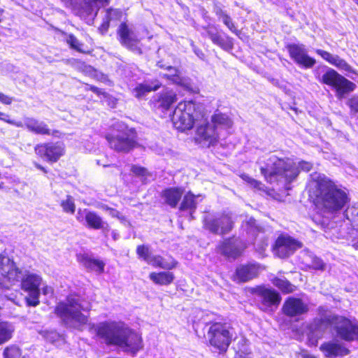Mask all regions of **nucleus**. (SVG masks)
<instances>
[{"label": "nucleus", "mask_w": 358, "mask_h": 358, "mask_svg": "<svg viewBox=\"0 0 358 358\" xmlns=\"http://www.w3.org/2000/svg\"><path fill=\"white\" fill-rule=\"evenodd\" d=\"M22 273L13 259L5 253L0 254V288L9 289L20 281L21 289L28 293L24 298L27 306L36 307L40 304L42 278L35 273H27L21 278Z\"/></svg>", "instance_id": "1"}, {"label": "nucleus", "mask_w": 358, "mask_h": 358, "mask_svg": "<svg viewBox=\"0 0 358 358\" xmlns=\"http://www.w3.org/2000/svg\"><path fill=\"white\" fill-rule=\"evenodd\" d=\"M90 331L106 345L119 347L125 352L136 354L143 348L141 336L122 322L104 321L92 324Z\"/></svg>", "instance_id": "2"}, {"label": "nucleus", "mask_w": 358, "mask_h": 358, "mask_svg": "<svg viewBox=\"0 0 358 358\" xmlns=\"http://www.w3.org/2000/svg\"><path fill=\"white\" fill-rule=\"evenodd\" d=\"M307 188L314 204L325 213L338 212L350 201L345 189L333 180H311Z\"/></svg>", "instance_id": "3"}, {"label": "nucleus", "mask_w": 358, "mask_h": 358, "mask_svg": "<svg viewBox=\"0 0 358 358\" xmlns=\"http://www.w3.org/2000/svg\"><path fill=\"white\" fill-rule=\"evenodd\" d=\"M313 164L306 161L294 162L291 158H279L275 155L269 157L265 166L260 171L265 178L278 176L285 179H295L301 171L308 172Z\"/></svg>", "instance_id": "4"}, {"label": "nucleus", "mask_w": 358, "mask_h": 358, "mask_svg": "<svg viewBox=\"0 0 358 358\" xmlns=\"http://www.w3.org/2000/svg\"><path fill=\"white\" fill-rule=\"evenodd\" d=\"M85 300L79 294L74 292L66 296L64 301H59L54 308V313L60 317L64 323L74 322L79 326H84L89 321V316L83 311L89 313L91 305L85 307L83 304Z\"/></svg>", "instance_id": "5"}, {"label": "nucleus", "mask_w": 358, "mask_h": 358, "mask_svg": "<svg viewBox=\"0 0 358 358\" xmlns=\"http://www.w3.org/2000/svg\"><path fill=\"white\" fill-rule=\"evenodd\" d=\"M207 326V346L220 355L225 354L233 341L231 324L226 318L220 317L217 320L208 322Z\"/></svg>", "instance_id": "6"}, {"label": "nucleus", "mask_w": 358, "mask_h": 358, "mask_svg": "<svg viewBox=\"0 0 358 358\" xmlns=\"http://www.w3.org/2000/svg\"><path fill=\"white\" fill-rule=\"evenodd\" d=\"M200 106L192 101L180 102L175 108L171 120L176 129L182 131L191 129L200 122H205Z\"/></svg>", "instance_id": "7"}, {"label": "nucleus", "mask_w": 358, "mask_h": 358, "mask_svg": "<svg viewBox=\"0 0 358 358\" xmlns=\"http://www.w3.org/2000/svg\"><path fill=\"white\" fill-rule=\"evenodd\" d=\"M314 73L318 82L334 88L339 99H342L345 94L353 92L356 87L355 83L327 66L317 67L314 71Z\"/></svg>", "instance_id": "8"}, {"label": "nucleus", "mask_w": 358, "mask_h": 358, "mask_svg": "<svg viewBox=\"0 0 358 358\" xmlns=\"http://www.w3.org/2000/svg\"><path fill=\"white\" fill-rule=\"evenodd\" d=\"M303 247L299 240L286 233L280 234L271 245V252L275 257L286 259Z\"/></svg>", "instance_id": "9"}, {"label": "nucleus", "mask_w": 358, "mask_h": 358, "mask_svg": "<svg viewBox=\"0 0 358 358\" xmlns=\"http://www.w3.org/2000/svg\"><path fill=\"white\" fill-rule=\"evenodd\" d=\"M249 292L259 298V308L263 311L273 307L278 308L282 301V296L278 291L264 285L250 287Z\"/></svg>", "instance_id": "10"}, {"label": "nucleus", "mask_w": 358, "mask_h": 358, "mask_svg": "<svg viewBox=\"0 0 358 358\" xmlns=\"http://www.w3.org/2000/svg\"><path fill=\"white\" fill-rule=\"evenodd\" d=\"M332 328L336 336L342 341H358V324L350 318L339 315H334Z\"/></svg>", "instance_id": "11"}, {"label": "nucleus", "mask_w": 358, "mask_h": 358, "mask_svg": "<svg viewBox=\"0 0 358 358\" xmlns=\"http://www.w3.org/2000/svg\"><path fill=\"white\" fill-rule=\"evenodd\" d=\"M121 131L113 136H107L110 147L117 152H129L136 145V134L132 129L123 127Z\"/></svg>", "instance_id": "12"}, {"label": "nucleus", "mask_w": 358, "mask_h": 358, "mask_svg": "<svg viewBox=\"0 0 358 358\" xmlns=\"http://www.w3.org/2000/svg\"><path fill=\"white\" fill-rule=\"evenodd\" d=\"M203 224V228L212 234L224 235L232 230L234 222L229 213H222L215 217L206 216Z\"/></svg>", "instance_id": "13"}, {"label": "nucleus", "mask_w": 358, "mask_h": 358, "mask_svg": "<svg viewBox=\"0 0 358 358\" xmlns=\"http://www.w3.org/2000/svg\"><path fill=\"white\" fill-rule=\"evenodd\" d=\"M266 266L256 262H248L236 267L231 280L236 283H245L257 278Z\"/></svg>", "instance_id": "14"}, {"label": "nucleus", "mask_w": 358, "mask_h": 358, "mask_svg": "<svg viewBox=\"0 0 358 358\" xmlns=\"http://www.w3.org/2000/svg\"><path fill=\"white\" fill-rule=\"evenodd\" d=\"M205 122H200L197 124L196 140L203 146L210 147L215 145L222 134L215 131L207 119L204 117Z\"/></svg>", "instance_id": "15"}, {"label": "nucleus", "mask_w": 358, "mask_h": 358, "mask_svg": "<svg viewBox=\"0 0 358 358\" xmlns=\"http://www.w3.org/2000/svg\"><path fill=\"white\" fill-rule=\"evenodd\" d=\"M246 248L245 244L234 236L222 241L217 246L218 250L227 259H236L241 257Z\"/></svg>", "instance_id": "16"}, {"label": "nucleus", "mask_w": 358, "mask_h": 358, "mask_svg": "<svg viewBox=\"0 0 358 358\" xmlns=\"http://www.w3.org/2000/svg\"><path fill=\"white\" fill-rule=\"evenodd\" d=\"M308 303L299 297L288 296L285 299L282 308V313L287 317L293 318L306 315L309 312Z\"/></svg>", "instance_id": "17"}, {"label": "nucleus", "mask_w": 358, "mask_h": 358, "mask_svg": "<svg viewBox=\"0 0 358 358\" xmlns=\"http://www.w3.org/2000/svg\"><path fill=\"white\" fill-rule=\"evenodd\" d=\"M117 34L120 37V43L122 45L133 52L141 53V48L139 47L140 40L126 23L120 24L117 29Z\"/></svg>", "instance_id": "18"}, {"label": "nucleus", "mask_w": 358, "mask_h": 358, "mask_svg": "<svg viewBox=\"0 0 358 358\" xmlns=\"http://www.w3.org/2000/svg\"><path fill=\"white\" fill-rule=\"evenodd\" d=\"M287 48L291 58L298 65L306 69H310L316 63L315 59L308 56L303 45L292 44Z\"/></svg>", "instance_id": "19"}, {"label": "nucleus", "mask_w": 358, "mask_h": 358, "mask_svg": "<svg viewBox=\"0 0 358 358\" xmlns=\"http://www.w3.org/2000/svg\"><path fill=\"white\" fill-rule=\"evenodd\" d=\"M36 153L41 157L50 162H56L64 154V147L61 143H43L37 145Z\"/></svg>", "instance_id": "20"}, {"label": "nucleus", "mask_w": 358, "mask_h": 358, "mask_svg": "<svg viewBox=\"0 0 358 358\" xmlns=\"http://www.w3.org/2000/svg\"><path fill=\"white\" fill-rule=\"evenodd\" d=\"M203 28L206 31V36L211 40L213 44L227 51L233 48V39L226 34H222L215 26L209 24Z\"/></svg>", "instance_id": "21"}, {"label": "nucleus", "mask_w": 358, "mask_h": 358, "mask_svg": "<svg viewBox=\"0 0 358 358\" xmlns=\"http://www.w3.org/2000/svg\"><path fill=\"white\" fill-rule=\"evenodd\" d=\"M315 52L323 59L334 66L340 71L357 74L353 68L345 59H342L338 55H332L330 52L321 49L315 50Z\"/></svg>", "instance_id": "22"}, {"label": "nucleus", "mask_w": 358, "mask_h": 358, "mask_svg": "<svg viewBox=\"0 0 358 358\" xmlns=\"http://www.w3.org/2000/svg\"><path fill=\"white\" fill-rule=\"evenodd\" d=\"M320 350L326 357H337L347 356L350 350L343 343L333 341H327L322 343Z\"/></svg>", "instance_id": "23"}, {"label": "nucleus", "mask_w": 358, "mask_h": 358, "mask_svg": "<svg viewBox=\"0 0 358 358\" xmlns=\"http://www.w3.org/2000/svg\"><path fill=\"white\" fill-rule=\"evenodd\" d=\"M76 259L79 264L90 271L98 273L104 272L105 263L103 261L96 259L87 253H79L76 255Z\"/></svg>", "instance_id": "24"}, {"label": "nucleus", "mask_w": 358, "mask_h": 358, "mask_svg": "<svg viewBox=\"0 0 358 358\" xmlns=\"http://www.w3.org/2000/svg\"><path fill=\"white\" fill-rule=\"evenodd\" d=\"M215 131L222 134L224 138L228 134V130L232 127L233 122L228 115L222 113H216L212 116L210 124Z\"/></svg>", "instance_id": "25"}, {"label": "nucleus", "mask_w": 358, "mask_h": 358, "mask_svg": "<svg viewBox=\"0 0 358 358\" xmlns=\"http://www.w3.org/2000/svg\"><path fill=\"white\" fill-rule=\"evenodd\" d=\"M24 127L29 131L41 135H50L51 130L47 124L34 117H25L22 122Z\"/></svg>", "instance_id": "26"}, {"label": "nucleus", "mask_w": 358, "mask_h": 358, "mask_svg": "<svg viewBox=\"0 0 358 358\" xmlns=\"http://www.w3.org/2000/svg\"><path fill=\"white\" fill-rule=\"evenodd\" d=\"M150 264L155 268L171 271L178 267V262L171 255L164 257L157 255L152 257Z\"/></svg>", "instance_id": "27"}, {"label": "nucleus", "mask_w": 358, "mask_h": 358, "mask_svg": "<svg viewBox=\"0 0 358 358\" xmlns=\"http://www.w3.org/2000/svg\"><path fill=\"white\" fill-rule=\"evenodd\" d=\"M184 192L182 187H169L162 192V196L164 199L166 204L171 208H176L181 199Z\"/></svg>", "instance_id": "28"}, {"label": "nucleus", "mask_w": 358, "mask_h": 358, "mask_svg": "<svg viewBox=\"0 0 358 358\" xmlns=\"http://www.w3.org/2000/svg\"><path fill=\"white\" fill-rule=\"evenodd\" d=\"M150 280L155 285L159 286H168L172 284L175 280V275L170 271H153L149 274Z\"/></svg>", "instance_id": "29"}, {"label": "nucleus", "mask_w": 358, "mask_h": 358, "mask_svg": "<svg viewBox=\"0 0 358 358\" xmlns=\"http://www.w3.org/2000/svg\"><path fill=\"white\" fill-rule=\"evenodd\" d=\"M83 212L85 213L86 226L89 229L99 230L103 229L105 225H108L97 213L87 209H85Z\"/></svg>", "instance_id": "30"}, {"label": "nucleus", "mask_w": 358, "mask_h": 358, "mask_svg": "<svg viewBox=\"0 0 358 358\" xmlns=\"http://www.w3.org/2000/svg\"><path fill=\"white\" fill-rule=\"evenodd\" d=\"M334 315H329L321 318L313 319L312 323L309 324L308 329L314 333L320 332L322 335L328 326L332 327Z\"/></svg>", "instance_id": "31"}, {"label": "nucleus", "mask_w": 358, "mask_h": 358, "mask_svg": "<svg viewBox=\"0 0 358 358\" xmlns=\"http://www.w3.org/2000/svg\"><path fill=\"white\" fill-rule=\"evenodd\" d=\"M271 282L284 294H291L296 289V286L285 277L275 276L271 280Z\"/></svg>", "instance_id": "32"}, {"label": "nucleus", "mask_w": 358, "mask_h": 358, "mask_svg": "<svg viewBox=\"0 0 358 358\" xmlns=\"http://www.w3.org/2000/svg\"><path fill=\"white\" fill-rule=\"evenodd\" d=\"M251 185L257 190L263 192L266 194L275 196L278 194V191L275 189L273 182L278 180H265L266 184H262L260 180H247Z\"/></svg>", "instance_id": "33"}, {"label": "nucleus", "mask_w": 358, "mask_h": 358, "mask_svg": "<svg viewBox=\"0 0 358 358\" xmlns=\"http://www.w3.org/2000/svg\"><path fill=\"white\" fill-rule=\"evenodd\" d=\"M161 84L158 80H155L150 83H141L137 85L133 90V94L137 98H141L146 93L158 90Z\"/></svg>", "instance_id": "34"}, {"label": "nucleus", "mask_w": 358, "mask_h": 358, "mask_svg": "<svg viewBox=\"0 0 358 358\" xmlns=\"http://www.w3.org/2000/svg\"><path fill=\"white\" fill-rule=\"evenodd\" d=\"M14 331V327L10 323L0 321V345L8 342L13 338Z\"/></svg>", "instance_id": "35"}, {"label": "nucleus", "mask_w": 358, "mask_h": 358, "mask_svg": "<svg viewBox=\"0 0 358 358\" xmlns=\"http://www.w3.org/2000/svg\"><path fill=\"white\" fill-rule=\"evenodd\" d=\"M158 66L160 68H164L167 70L168 73L161 74V76L163 78H166L168 80H170L173 83H176L178 85L182 84V79L179 75V71L173 66H165L161 64V62H158Z\"/></svg>", "instance_id": "36"}, {"label": "nucleus", "mask_w": 358, "mask_h": 358, "mask_svg": "<svg viewBox=\"0 0 358 358\" xmlns=\"http://www.w3.org/2000/svg\"><path fill=\"white\" fill-rule=\"evenodd\" d=\"M196 208V196L191 192H188L182 200V202L179 206V209L181 211L189 210L193 212Z\"/></svg>", "instance_id": "37"}, {"label": "nucleus", "mask_w": 358, "mask_h": 358, "mask_svg": "<svg viewBox=\"0 0 358 358\" xmlns=\"http://www.w3.org/2000/svg\"><path fill=\"white\" fill-rule=\"evenodd\" d=\"M176 101V94L172 91L162 93L158 99V106L162 109L167 110Z\"/></svg>", "instance_id": "38"}, {"label": "nucleus", "mask_w": 358, "mask_h": 358, "mask_svg": "<svg viewBox=\"0 0 358 358\" xmlns=\"http://www.w3.org/2000/svg\"><path fill=\"white\" fill-rule=\"evenodd\" d=\"M233 358H252L251 350L245 341H241L237 343L234 348Z\"/></svg>", "instance_id": "39"}, {"label": "nucleus", "mask_w": 358, "mask_h": 358, "mask_svg": "<svg viewBox=\"0 0 358 358\" xmlns=\"http://www.w3.org/2000/svg\"><path fill=\"white\" fill-rule=\"evenodd\" d=\"M108 1L109 0H84L83 9L88 15H92L94 12L96 15L98 10L103 3Z\"/></svg>", "instance_id": "40"}, {"label": "nucleus", "mask_w": 358, "mask_h": 358, "mask_svg": "<svg viewBox=\"0 0 358 358\" xmlns=\"http://www.w3.org/2000/svg\"><path fill=\"white\" fill-rule=\"evenodd\" d=\"M136 252L138 257L143 261L151 263V251L148 245L141 244L136 247Z\"/></svg>", "instance_id": "41"}, {"label": "nucleus", "mask_w": 358, "mask_h": 358, "mask_svg": "<svg viewBox=\"0 0 358 358\" xmlns=\"http://www.w3.org/2000/svg\"><path fill=\"white\" fill-rule=\"evenodd\" d=\"M3 357V358H22V350L17 345L12 344L4 348Z\"/></svg>", "instance_id": "42"}, {"label": "nucleus", "mask_w": 358, "mask_h": 358, "mask_svg": "<svg viewBox=\"0 0 358 358\" xmlns=\"http://www.w3.org/2000/svg\"><path fill=\"white\" fill-rule=\"evenodd\" d=\"M130 171L133 173V176L135 177L145 178L155 177V176H154L152 172L149 171L147 169L141 166L132 165L131 166Z\"/></svg>", "instance_id": "43"}, {"label": "nucleus", "mask_w": 358, "mask_h": 358, "mask_svg": "<svg viewBox=\"0 0 358 358\" xmlns=\"http://www.w3.org/2000/svg\"><path fill=\"white\" fill-rule=\"evenodd\" d=\"M60 206L63 211L66 213L73 215L76 211L74 199L71 195H67L66 199L61 201Z\"/></svg>", "instance_id": "44"}, {"label": "nucleus", "mask_w": 358, "mask_h": 358, "mask_svg": "<svg viewBox=\"0 0 358 358\" xmlns=\"http://www.w3.org/2000/svg\"><path fill=\"white\" fill-rule=\"evenodd\" d=\"M66 43L70 45V47L78 52H82V46L83 44L79 41V40L73 34H69L67 36L66 38Z\"/></svg>", "instance_id": "45"}, {"label": "nucleus", "mask_w": 358, "mask_h": 358, "mask_svg": "<svg viewBox=\"0 0 358 358\" xmlns=\"http://www.w3.org/2000/svg\"><path fill=\"white\" fill-rule=\"evenodd\" d=\"M220 17L223 23L229 28V29L233 33H237L238 30L235 27L231 18L225 13L222 12Z\"/></svg>", "instance_id": "46"}, {"label": "nucleus", "mask_w": 358, "mask_h": 358, "mask_svg": "<svg viewBox=\"0 0 358 358\" xmlns=\"http://www.w3.org/2000/svg\"><path fill=\"white\" fill-rule=\"evenodd\" d=\"M322 337V335L317 336L315 333L309 331L307 334V345L309 347H316L318 344V341Z\"/></svg>", "instance_id": "47"}, {"label": "nucleus", "mask_w": 358, "mask_h": 358, "mask_svg": "<svg viewBox=\"0 0 358 358\" xmlns=\"http://www.w3.org/2000/svg\"><path fill=\"white\" fill-rule=\"evenodd\" d=\"M0 120L6 122L10 124L14 125L17 127H23V124L22 122H20V121L16 122V121L10 120L9 115L4 113H2V112H0Z\"/></svg>", "instance_id": "48"}, {"label": "nucleus", "mask_w": 358, "mask_h": 358, "mask_svg": "<svg viewBox=\"0 0 358 358\" xmlns=\"http://www.w3.org/2000/svg\"><path fill=\"white\" fill-rule=\"evenodd\" d=\"M13 97L8 96L0 92V102L1 103H3V104L9 105L13 102Z\"/></svg>", "instance_id": "49"}, {"label": "nucleus", "mask_w": 358, "mask_h": 358, "mask_svg": "<svg viewBox=\"0 0 358 358\" xmlns=\"http://www.w3.org/2000/svg\"><path fill=\"white\" fill-rule=\"evenodd\" d=\"M109 14L110 11L108 10L106 14V19L100 27V29L103 31H106L109 27Z\"/></svg>", "instance_id": "50"}, {"label": "nucleus", "mask_w": 358, "mask_h": 358, "mask_svg": "<svg viewBox=\"0 0 358 358\" xmlns=\"http://www.w3.org/2000/svg\"><path fill=\"white\" fill-rule=\"evenodd\" d=\"M313 268L315 270H324L325 268V264L320 259H317L313 262Z\"/></svg>", "instance_id": "51"}, {"label": "nucleus", "mask_w": 358, "mask_h": 358, "mask_svg": "<svg viewBox=\"0 0 358 358\" xmlns=\"http://www.w3.org/2000/svg\"><path fill=\"white\" fill-rule=\"evenodd\" d=\"M194 52L199 58H201V59L204 58V53L202 52L201 50L194 48Z\"/></svg>", "instance_id": "52"}, {"label": "nucleus", "mask_w": 358, "mask_h": 358, "mask_svg": "<svg viewBox=\"0 0 358 358\" xmlns=\"http://www.w3.org/2000/svg\"><path fill=\"white\" fill-rule=\"evenodd\" d=\"M311 179L315 180V179H326V178L324 176H322V174H320V173H314L313 174L311 175Z\"/></svg>", "instance_id": "53"}, {"label": "nucleus", "mask_w": 358, "mask_h": 358, "mask_svg": "<svg viewBox=\"0 0 358 358\" xmlns=\"http://www.w3.org/2000/svg\"><path fill=\"white\" fill-rule=\"evenodd\" d=\"M90 90H91L92 92H94V93H96V94H100V93H101V90H100L98 87H94V86H92V87H90Z\"/></svg>", "instance_id": "54"}, {"label": "nucleus", "mask_w": 358, "mask_h": 358, "mask_svg": "<svg viewBox=\"0 0 358 358\" xmlns=\"http://www.w3.org/2000/svg\"><path fill=\"white\" fill-rule=\"evenodd\" d=\"M49 289L50 290V292H52V289H51V288H49V287H47V286H46V287H43V294H45V295L48 294V291H49Z\"/></svg>", "instance_id": "55"}, {"label": "nucleus", "mask_w": 358, "mask_h": 358, "mask_svg": "<svg viewBox=\"0 0 358 358\" xmlns=\"http://www.w3.org/2000/svg\"><path fill=\"white\" fill-rule=\"evenodd\" d=\"M101 208H103V210H107V211H110V212H112V211H114L115 210L112 208H110L108 207V206L106 205H103L101 206Z\"/></svg>", "instance_id": "56"}, {"label": "nucleus", "mask_w": 358, "mask_h": 358, "mask_svg": "<svg viewBox=\"0 0 358 358\" xmlns=\"http://www.w3.org/2000/svg\"><path fill=\"white\" fill-rule=\"evenodd\" d=\"M303 358H316L314 355L308 354V353H304L302 355Z\"/></svg>", "instance_id": "57"}, {"label": "nucleus", "mask_w": 358, "mask_h": 358, "mask_svg": "<svg viewBox=\"0 0 358 358\" xmlns=\"http://www.w3.org/2000/svg\"><path fill=\"white\" fill-rule=\"evenodd\" d=\"M354 222H355V226L357 227V229L358 230V212H357V217L355 219Z\"/></svg>", "instance_id": "58"}, {"label": "nucleus", "mask_w": 358, "mask_h": 358, "mask_svg": "<svg viewBox=\"0 0 358 358\" xmlns=\"http://www.w3.org/2000/svg\"><path fill=\"white\" fill-rule=\"evenodd\" d=\"M3 13V10L0 8V21L1 20Z\"/></svg>", "instance_id": "59"}, {"label": "nucleus", "mask_w": 358, "mask_h": 358, "mask_svg": "<svg viewBox=\"0 0 358 358\" xmlns=\"http://www.w3.org/2000/svg\"><path fill=\"white\" fill-rule=\"evenodd\" d=\"M37 167H38V169H42V170H43V169H44L43 167H41V166H39V165H37Z\"/></svg>", "instance_id": "60"}, {"label": "nucleus", "mask_w": 358, "mask_h": 358, "mask_svg": "<svg viewBox=\"0 0 358 358\" xmlns=\"http://www.w3.org/2000/svg\"><path fill=\"white\" fill-rule=\"evenodd\" d=\"M114 170L116 171H119V169L117 167H113Z\"/></svg>", "instance_id": "61"}, {"label": "nucleus", "mask_w": 358, "mask_h": 358, "mask_svg": "<svg viewBox=\"0 0 358 358\" xmlns=\"http://www.w3.org/2000/svg\"><path fill=\"white\" fill-rule=\"evenodd\" d=\"M356 3H357V4L358 5V0H356Z\"/></svg>", "instance_id": "62"}]
</instances>
